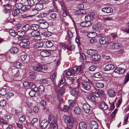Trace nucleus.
Returning a JSON list of instances; mask_svg holds the SVG:
<instances>
[{
	"mask_svg": "<svg viewBox=\"0 0 129 129\" xmlns=\"http://www.w3.org/2000/svg\"><path fill=\"white\" fill-rule=\"evenodd\" d=\"M62 119L64 122L67 123V127L70 128L73 127L75 121L73 116L65 114L63 116Z\"/></svg>",
	"mask_w": 129,
	"mask_h": 129,
	"instance_id": "f257e3e1",
	"label": "nucleus"
},
{
	"mask_svg": "<svg viewBox=\"0 0 129 129\" xmlns=\"http://www.w3.org/2000/svg\"><path fill=\"white\" fill-rule=\"evenodd\" d=\"M33 69L34 70L37 71L43 72L44 71L47 69V67L45 65H42L39 63H38L33 67Z\"/></svg>",
	"mask_w": 129,
	"mask_h": 129,
	"instance_id": "f03ea898",
	"label": "nucleus"
},
{
	"mask_svg": "<svg viewBox=\"0 0 129 129\" xmlns=\"http://www.w3.org/2000/svg\"><path fill=\"white\" fill-rule=\"evenodd\" d=\"M91 81L89 80H83L82 82V86L83 88L87 90H89L91 88Z\"/></svg>",
	"mask_w": 129,
	"mask_h": 129,
	"instance_id": "7ed1b4c3",
	"label": "nucleus"
},
{
	"mask_svg": "<svg viewBox=\"0 0 129 129\" xmlns=\"http://www.w3.org/2000/svg\"><path fill=\"white\" fill-rule=\"evenodd\" d=\"M82 66L80 65L78 67H75L73 68L72 69H70L73 75H76L79 74L80 72L82 71Z\"/></svg>",
	"mask_w": 129,
	"mask_h": 129,
	"instance_id": "20e7f679",
	"label": "nucleus"
},
{
	"mask_svg": "<svg viewBox=\"0 0 129 129\" xmlns=\"http://www.w3.org/2000/svg\"><path fill=\"white\" fill-rule=\"evenodd\" d=\"M40 32L38 30H33L31 33L32 37H34V39L36 40H40L41 39Z\"/></svg>",
	"mask_w": 129,
	"mask_h": 129,
	"instance_id": "39448f33",
	"label": "nucleus"
},
{
	"mask_svg": "<svg viewBox=\"0 0 129 129\" xmlns=\"http://www.w3.org/2000/svg\"><path fill=\"white\" fill-rule=\"evenodd\" d=\"M95 14L93 12L90 13L85 17V20L87 22H90V21L93 20Z\"/></svg>",
	"mask_w": 129,
	"mask_h": 129,
	"instance_id": "423d86ee",
	"label": "nucleus"
},
{
	"mask_svg": "<svg viewBox=\"0 0 129 129\" xmlns=\"http://www.w3.org/2000/svg\"><path fill=\"white\" fill-rule=\"evenodd\" d=\"M30 44V42L27 40H22L20 43V46L25 48L28 47Z\"/></svg>",
	"mask_w": 129,
	"mask_h": 129,
	"instance_id": "0eeeda50",
	"label": "nucleus"
},
{
	"mask_svg": "<svg viewBox=\"0 0 129 129\" xmlns=\"http://www.w3.org/2000/svg\"><path fill=\"white\" fill-rule=\"evenodd\" d=\"M101 58L100 55L96 53L94 55L91 57V59L92 60L94 63H98L99 60Z\"/></svg>",
	"mask_w": 129,
	"mask_h": 129,
	"instance_id": "6e6552de",
	"label": "nucleus"
},
{
	"mask_svg": "<svg viewBox=\"0 0 129 129\" xmlns=\"http://www.w3.org/2000/svg\"><path fill=\"white\" fill-rule=\"evenodd\" d=\"M109 42V40L106 37H102L100 40V42L102 45H108Z\"/></svg>",
	"mask_w": 129,
	"mask_h": 129,
	"instance_id": "1a4fd4ad",
	"label": "nucleus"
},
{
	"mask_svg": "<svg viewBox=\"0 0 129 129\" xmlns=\"http://www.w3.org/2000/svg\"><path fill=\"white\" fill-rule=\"evenodd\" d=\"M107 93L108 95L110 97L113 98L116 95L115 91L112 89H109L107 90Z\"/></svg>",
	"mask_w": 129,
	"mask_h": 129,
	"instance_id": "9d476101",
	"label": "nucleus"
},
{
	"mask_svg": "<svg viewBox=\"0 0 129 129\" xmlns=\"http://www.w3.org/2000/svg\"><path fill=\"white\" fill-rule=\"evenodd\" d=\"M40 54L43 57H46L50 55L51 53L48 50H43L41 52Z\"/></svg>",
	"mask_w": 129,
	"mask_h": 129,
	"instance_id": "9b49d317",
	"label": "nucleus"
},
{
	"mask_svg": "<svg viewBox=\"0 0 129 129\" xmlns=\"http://www.w3.org/2000/svg\"><path fill=\"white\" fill-rule=\"evenodd\" d=\"M48 120L50 123L51 124H54L57 122L55 117L52 115H51L49 116Z\"/></svg>",
	"mask_w": 129,
	"mask_h": 129,
	"instance_id": "f8f14e48",
	"label": "nucleus"
},
{
	"mask_svg": "<svg viewBox=\"0 0 129 129\" xmlns=\"http://www.w3.org/2000/svg\"><path fill=\"white\" fill-rule=\"evenodd\" d=\"M84 111L86 113H88L90 110V107L88 104H84L83 106Z\"/></svg>",
	"mask_w": 129,
	"mask_h": 129,
	"instance_id": "ddd939ff",
	"label": "nucleus"
},
{
	"mask_svg": "<svg viewBox=\"0 0 129 129\" xmlns=\"http://www.w3.org/2000/svg\"><path fill=\"white\" fill-rule=\"evenodd\" d=\"M102 10L104 12L108 13L112 12L113 11V9L111 7H105L102 8Z\"/></svg>",
	"mask_w": 129,
	"mask_h": 129,
	"instance_id": "4468645a",
	"label": "nucleus"
},
{
	"mask_svg": "<svg viewBox=\"0 0 129 129\" xmlns=\"http://www.w3.org/2000/svg\"><path fill=\"white\" fill-rule=\"evenodd\" d=\"M49 122L46 120H43L41 122L40 125L41 128L42 129H45L48 125Z\"/></svg>",
	"mask_w": 129,
	"mask_h": 129,
	"instance_id": "2eb2a0df",
	"label": "nucleus"
},
{
	"mask_svg": "<svg viewBox=\"0 0 129 129\" xmlns=\"http://www.w3.org/2000/svg\"><path fill=\"white\" fill-rule=\"evenodd\" d=\"M125 71L124 69L122 68L118 67L115 69L114 70V72L120 74H122Z\"/></svg>",
	"mask_w": 129,
	"mask_h": 129,
	"instance_id": "dca6fc26",
	"label": "nucleus"
},
{
	"mask_svg": "<svg viewBox=\"0 0 129 129\" xmlns=\"http://www.w3.org/2000/svg\"><path fill=\"white\" fill-rule=\"evenodd\" d=\"M91 129H98V127L97 123L94 121H91L90 123Z\"/></svg>",
	"mask_w": 129,
	"mask_h": 129,
	"instance_id": "f3484780",
	"label": "nucleus"
},
{
	"mask_svg": "<svg viewBox=\"0 0 129 129\" xmlns=\"http://www.w3.org/2000/svg\"><path fill=\"white\" fill-rule=\"evenodd\" d=\"M91 34L93 35L94 36L91 37L92 39L90 40V43L91 44H93L96 43L97 42V40L95 38V37H96L97 36V33L94 32H92Z\"/></svg>",
	"mask_w": 129,
	"mask_h": 129,
	"instance_id": "a211bd4d",
	"label": "nucleus"
},
{
	"mask_svg": "<svg viewBox=\"0 0 129 129\" xmlns=\"http://www.w3.org/2000/svg\"><path fill=\"white\" fill-rule=\"evenodd\" d=\"M114 68L113 64H109L105 66L104 68V70L105 71H109L114 69Z\"/></svg>",
	"mask_w": 129,
	"mask_h": 129,
	"instance_id": "6ab92c4d",
	"label": "nucleus"
},
{
	"mask_svg": "<svg viewBox=\"0 0 129 129\" xmlns=\"http://www.w3.org/2000/svg\"><path fill=\"white\" fill-rule=\"evenodd\" d=\"M121 45L118 43H114L111 45L110 48L111 49H117L121 47Z\"/></svg>",
	"mask_w": 129,
	"mask_h": 129,
	"instance_id": "aec40b11",
	"label": "nucleus"
},
{
	"mask_svg": "<svg viewBox=\"0 0 129 129\" xmlns=\"http://www.w3.org/2000/svg\"><path fill=\"white\" fill-rule=\"evenodd\" d=\"M87 125L83 121H81L79 124V129H86Z\"/></svg>",
	"mask_w": 129,
	"mask_h": 129,
	"instance_id": "412c9836",
	"label": "nucleus"
},
{
	"mask_svg": "<svg viewBox=\"0 0 129 129\" xmlns=\"http://www.w3.org/2000/svg\"><path fill=\"white\" fill-rule=\"evenodd\" d=\"M91 22H87V21H83L81 22L80 25L81 27H85L89 26L91 25Z\"/></svg>",
	"mask_w": 129,
	"mask_h": 129,
	"instance_id": "4be33fe9",
	"label": "nucleus"
},
{
	"mask_svg": "<svg viewBox=\"0 0 129 129\" xmlns=\"http://www.w3.org/2000/svg\"><path fill=\"white\" fill-rule=\"evenodd\" d=\"M100 107L101 109L103 110H106L108 108L107 104L104 102H101L100 104Z\"/></svg>",
	"mask_w": 129,
	"mask_h": 129,
	"instance_id": "5701e85b",
	"label": "nucleus"
},
{
	"mask_svg": "<svg viewBox=\"0 0 129 129\" xmlns=\"http://www.w3.org/2000/svg\"><path fill=\"white\" fill-rule=\"evenodd\" d=\"M29 78L31 79L34 80L36 77V74L34 71L30 72L29 73Z\"/></svg>",
	"mask_w": 129,
	"mask_h": 129,
	"instance_id": "b1692460",
	"label": "nucleus"
},
{
	"mask_svg": "<svg viewBox=\"0 0 129 129\" xmlns=\"http://www.w3.org/2000/svg\"><path fill=\"white\" fill-rule=\"evenodd\" d=\"M87 53L88 55L92 56L96 53V51L93 49H90L87 51Z\"/></svg>",
	"mask_w": 129,
	"mask_h": 129,
	"instance_id": "393cba45",
	"label": "nucleus"
},
{
	"mask_svg": "<svg viewBox=\"0 0 129 129\" xmlns=\"http://www.w3.org/2000/svg\"><path fill=\"white\" fill-rule=\"evenodd\" d=\"M102 26L100 24L95 25L92 26V28L93 30L98 31L101 30Z\"/></svg>",
	"mask_w": 129,
	"mask_h": 129,
	"instance_id": "a878e982",
	"label": "nucleus"
},
{
	"mask_svg": "<svg viewBox=\"0 0 129 129\" xmlns=\"http://www.w3.org/2000/svg\"><path fill=\"white\" fill-rule=\"evenodd\" d=\"M31 27L30 25L28 24H26L23 25L22 27V29L23 30L25 31H27L29 30Z\"/></svg>",
	"mask_w": 129,
	"mask_h": 129,
	"instance_id": "bb28decb",
	"label": "nucleus"
},
{
	"mask_svg": "<svg viewBox=\"0 0 129 129\" xmlns=\"http://www.w3.org/2000/svg\"><path fill=\"white\" fill-rule=\"evenodd\" d=\"M43 5L42 4H41L40 3L38 4H37L36 5V9L38 10H41L43 9Z\"/></svg>",
	"mask_w": 129,
	"mask_h": 129,
	"instance_id": "cd10ccee",
	"label": "nucleus"
},
{
	"mask_svg": "<svg viewBox=\"0 0 129 129\" xmlns=\"http://www.w3.org/2000/svg\"><path fill=\"white\" fill-rule=\"evenodd\" d=\"M19 49L15 47H13L10 50L11 53L13 54H16L18 51Z\"/></svg>",
	"mask_w": 129,
	"mask_h": 129,
	"instance_id": "c85d7f7f",
	"label": "nucleus"
},
{
	"mask_svg": "<svg viewBox=\"0 0 129 129\" xmlns=\"http://www.w3.org/2000/svg\"><path fill=\"white\" fill-rule=\"evenodd\" d=\"M20 12V10L17 9L13 10L12 12V14L13 16H16L18 15Z\"/></svg>",
	"mask_w": 129,
	"mask_h": 129,
	"instance_id": "c756f323",
	"label": "nucleus"
},
{
	"mask_svg": "<svg viewBox=\"0 0 129 129\" xmlns=\"http://www.w3.org/2000/svg\"><path fill=\"white\" fill-rule=\"evenodd\" d=\"M74 112L77 114L79 115L81 113V110L80 108L78 107H75L74 109Z\"/></svg>",
	"mask_w": 129,
	"mask_h": 129,
	"instance_id": "7c9ffc66",
	"label": "nucleus"
},
{
	"mask_svg": "<svg viewBox=\"0 0 129 129\" xmlns=\"http://www.w3.org/2000/svg\"><path fill=\"white\" fill-rule=\"evenodd\" d=\"M39 28V26L38 25L33 24L31 26L30 28L31 30H37Z\"/></svg>",
	"mask_w": 129,
	"mask_h": 129,
	"instance_id": "2f4dec72",
	"label": "nucleus"
},
{
	"mask_svg": "<svg viewBox=\"0 0 129 129\" xmlns=\"http://www.w3.org/2000/svg\"><path fill=\"white\" fill-rule=\"evenodd\" d=\"M30 8V6H28L27 5H22V7H21L20 10L22 11H24L26 10L29 9Z\"/></svg>",
	"mask_w": 129,
	"mask_h": 129,
	"instance_id": "473e14b6",
	"label": "nucleus"
},
{
	"mask_svg": "<svg viewBox=\"0 0 129 129\" xmlns=\"http://www.w3.org/2000/svg\"><path fill=\"white\" fill-rule=\"evenodd\" d=\"M96 86L98 88H102L104 87V85L103 83L97 82L96 83Z\"/></svg>",
	"mask_w": 129,
	"mask_h": 129,
	"instance_id": "72a5a7b5",
	"label": "nucleus"
},
{
	"mask_svg": "<svg viewBox=\"0 0 129 129\" xmlns=\"http://www.w3.org/2000/svg\"><path fill=\"white\" fill-rule=\"evenodd\" d=\"M7 93L6 90V89L3 88L0 90V94L2 95H4Z\"/></svg>",
	"mask_w": 129,
	"mask_h": 129,
	"instance_id": "f704fd0d",
	"label": "nucleus"
},
{
	"mask_svg": "<svg viewBox=\"0 0 129 129\" xmlns=\"http://www.w3.org/2000/svg\"><path fill=\"white\" fill-rule=\"evenodd\" d=\"M36 90H31L29 93V95L31 97L34 96L36 94Z\"/></svg>",
	"mask_w": 129,
	"mask_h": 129,
	"instance_id": "c9c22d12",
	"label": "nucleus"
},
{
	"mask_svg": "<svg viewBox=\"0 0 129 129\" xmlns=\"http://www.w3.org/2000/svg\"><path fill=\"white\" fill-rule=\"evenodd\" d=\"M41 26V28L43 29H45L47 28L48 26V24L47 22L44 23L43 24H41L40 25Z\"/></svg>",
	"mask_w": 129,
	"mask_h": 129,
	"instance_id": "e433bc0d",
	"label": "nucleus"
},
{
	"mask_svg": "<svg viewBox=\"0 0 129 129\" xmlns=\"http://www.w3.org/2000/svg\"><path fill=\"white\" fill-rule=\"evenodd\" d=\"M10 35L12 36H15L17 35L16 32L13 29H10L9 31Z\"/></svg>",
	"mask_w": 129,
	"mask_h": 129,
	"instance_id": "4c0bfd02",
	"label": "nucleus"
},
{
	"mask_svg": "<svg viewBox=\"0 0 129 129\" xmlns=\"http://www.w3.org/2000/svg\"><path fill=\"white\" fill-rule=\"evenodd\" d=\"M42 34L46 37H49L51 35V32L48 31H46L43 32Z\"/></svg>",
	"mask_w": 129,
	"mask_h": 129,
	"instance_id": "58836bf2",
	"label": "nucleus"
},
{
	"mask_svg": "<svg viewBox=\"0 0 129 129\" xmlns=\"http://www.w3.org/2000/svg\"><path fill=\"white\" fill-rule=\"evenodd\" d=\"M46 45L48 48H50L52 46L53 44L50 41H48L46 42Z\"/></svg>",
	"mask_w": 129,
	"mask_h": 129,
	"instance_id": "ea45409f",
	"label": "nucleus"
},
{
	"mask_svg": "<svg viewBox=\"0 0 129 129\" xmlns=\"http://www.w3.org/2000/svg\"><path fill=\"white\" fill-rule=\"evenodd\" d=\"M10 117L11 116L10 115H7L4 117V120L6 121H7L9 120L10 119ZM3 123L5 124H7V122L6 121H5V122H3Z\"/></svg>",
	"mask_w": 129,
	"mask_h": 129,
	"instance_id": "a19ab883",
	"label": "nucleus"
},
{
	"mask_svg": "<svg viewBox=\"0 0 129 129\" xmlns=\"http://www.w3.org/2000/svg\"><path fill=\"white\" fill-rule=\"evenodd\" d=\"M21 59L23 61L25 60L27 57V55L24 54H22L20 55Z\"/></svg>",
	"mask_w": 129,
	"mask_h": 129,
	"instance_id": "79ce46f5",
	"label": "nucleus"
},
{
	"mask_svg": "<svg viewBox=\"0 0 129 129\" xmlns=\"http://www.w3.org/2000/svg\"><path fill=\"white\" fill-rule=\"evenodd\" d=\"M14 66L17 68H19L21 67L22 64L19 62H16L14 64Z\"/></svg>",
	"mask_w": 129,
	"mask_h": 129,
	"instance_id": "37998d69",
	"label": "nucleus"
},
{
	"mask_svg": "<svg viewBox=\"0 0 129 129\" xmlns=\"http://www.w3.org/2000/svg\"><path fill=\"white\" fill-rule=\"evenodd\" d=\"M44 87L42 85L40 86L38 88V90L39 92H44Z\"/></svg>",
	"mask_w": 129,
	"mask_h": 129,
	"instance_id": "c03bdc74",
	"label": "nucleus"
},
{
	"mask_svg": "<svg viewBox=\"0 0 129 129\" xmlns=\"http://www.w3.org/2000/svg\"><path fill=\"white\" fill-rule=\"evenodd\" d=\"M25 117L24 115L21 116L19 118V120L21 123H22L23 122L25 121Z\"/></svg>",
	"mask_w": 129,
	"mask_h": 129,
	"instance_id": "a18cd8bd",
	"label": "nucleus"
},
{
	"mask_svg": "<svg viewBox=\"0 0 129 129\" xmlns=\"http://www.w3.org/2000/svg\"><path fill=\"white\" fill-rule=\"evenodd\" d=\"M21 3H17L16 4V7L17 9H19L20 10L23 5Z\"/></svg>",
	"mask_w": 129,
	"mask_h": 129,
	"instance_id": "49530a36",
	"label": "nucleus"
},
{
	"mask_svg": "<svg viewBox=\"0 0 129 129\" xmlns=\"http://www.w3.org/2000/svg\"><path fill=\"white\" fill-rule=\"evenodd\" d=\"M38 119L36 118H34L33 120L31 121V124L33 125H35V124L37 123L38 122Z\"/></svg>",
	"mask_w": 129,
	"mask_h": 129,
	"instance_id": "de8ad7c7",
	"label": "nucleus"
},
{
	"mask_svg": "<svg viewBox=\"0 0 129 129\" xmlns=\"http://www.w3.org/2000/svg\"><path fill=\"white\" fill-rule=\"evenodd\" d=\"M102 75L99 72H97L94 74L93 75V77L97 78H100L101 77Z\"/></svg>",
	"mask_w": 129,
	"mask_h": 129,
	"instance_id": "09e8293b",
	"label": "nucleus"
},
{
	"mask_svg": "<svg viewBox=\"0 0 129 129\" xmlns=\"http://www.w3.org/2000/svg\"><path fill=\"white\" fill-rule=\"evenodd\" d=\"M97 68V67L95 66H92L89 68L88 70L90 71H94Z\"/></svg>",
	"mask_w": 129,
	"mask_h": 129,
	"instance_id": "8fccbe9b",
	"label": "nucleus"
},
{
	"mask_svg": "<svg viewBox=\"0 0 129 129\" xmlns=\"http://www.w3.org/2000/svg\"><path fill=\"white\" fill-rule=\"evenodd\" d=\"M13 72L15 73V76H17L19 75V70L17 69H14L13 70Z\"/></svg>",
	"mask_w": 129,
	"mask_h": 129,
	"instance_id": "3c124183",
	"label": "nucleus"
},
{
	"mask_svg": "<svg viewBox=\"0 0 129 129\" xmlns=\"http://www.w3.org/2000/svg\"><path fill=\"white\" fill-rule=\"evenodd\" d=\"M27 6H30V8L31 6L34 3L33 0H29L28 1Z\"/></svg>",
	"mask_w": 129,
	"mask_h": 129,
	"instance_id": "603ef678",
	"label": "nucleus"
},
{
	"mask_svg": "<svg viewBox=\"0 0 129 129\" xmlns=\"http://www.w3.org/2000/svg\"><path fill=\"white\" fill-rule=\"evenodd\" d=\"M56 72H54L52 76L51 77V79L52 81H54L56 79Z\"/></svg>",
	"mask_w": 129,
	"mask_h": 129,
	"instance_id": "864d4df0",
	"label": "nucleus"
},
{
	"mask_svg": "<svg viewBox=\"0 0 129 129\" xmlns=\"http://www.w3.org/2000/svg\"><path fill=\"white\" fill-rule=\"evenodd\" d=\"M6 101L3 99L0 101V105L2 107L5 106L6 105Z\"/></svg>",
	"mask_w": 129,
	"mask_h": 129,
	"instance_id": "5fc2aeb1",
	"label": "nucleus"
},
{
	"mask_svg": "<svg viewBox=\"0 0 129 129\" xmlns=\"http://www.w3.org/2000/svg\"><path fill=\"white\" fill-rule=\"evenodd\" d=\"M33 111L35 113L38 112L39 111V107L37 106H35L33 108Z\"/></svg>",
	"mask_w": 129,
	"mask_h": 129,
	"instance_id": "6e6d98bb",
	"label": "nucleus"
},
{
	"mask_svg": "<svg viewBox=\"0 0 129 129\" xmlns=\"http://www.w3.org/2000/svg\"><path fill=\"white\" fill-rule=\"evenodd\" d=\"M88 98L90 100L91 102H93L95 101V99L94 96H88Z\"/></svg>",
	"mask_w": 129,
	"mask_h": 129,
	"instance_id": "4d7b16f0",
	"label": "nucleus"
},
{
	"mask_svg": "<svg viewBox=\"0 0 129 129\" xmlns=\"http://www.w3.org/2000/svg\"><path fill=\"white\" fill-rule=\"evenodd\" d=\"M129 80V74L127 73L126 75L124 81V83H126Z\"/></svg>",
	"mask_w": 129,
	"mask_h": 129,
	"instance_id": "13d9d810",
	"label": "nucleus"
},
{
	"mask_svg": "<svg viewBox=\"0 0 129 129\" xmlns=\"http://www.w3.org/2000/svg\"><path fill=\"white\" fill-rule=\"evenodd\" d=\"M14 95V94L12 92L9 93L7 95H6V98L8 99L10 98L11 96Z\"/></svg>",
	"mask_w": 129,
	"mask_h": 129,
	"instance_id": "bf43d9fd",
	"label": "nucleus"
},
{
	"mask_svg": "<svg viewBox=\"0 0 129 129\" xmlns=\"http://www.w3.org/2000/svg\"><path fill=\"white\" fill-rule=\"evenodd\" d=\"M62 47L63 49L65 50L67 49L68 50H69V46H68L67 44H63L62 46Z\"/></svg>",
	"mask_w": 129,
	"mask_h": 129,
	"instance_id": "052dcab7",
	"label": "nucleus"
},
{
	"mask_svg": "<svg viewBox=\"0 0 129 129\" xmlns=\"http://www.w3.org/2000/svg\"><path fill=\"white\" fill-rule=\"evenodd\" d=\"M56 15L55 13H52L50 14V17L52 19H54L56 17Z\"/></svg>",
	"mask_w": 129,
	"mask_h": 129,
	"instance_id": "680f3d73",
	"label": "nucleus"
},
{
	"mask_svg": "<svg viewBox=\"0 0 129 129\" xmlns=\"http://www.w3.org/2000/svg\"><path fill=\"white\" fill-rule=\"evenodd\" d=\"M70 92L71 94L73 96H75L77 93V91L74 90H71Z\"/></svg>",
	"mask_w": 129,
	"mask_h": 129,
	"instance_id": "e2e57ef3",
	"label": "nucleus"
},
{
	"mask_svg": "<svg viewBox=\"0 0 129 129\" xmlns=\"http://www.w3.org/2000/svg\"><path fill=\"white\" fill-rule=\"evenodd\" d=\"M71 71L70 69L66 72V75L69 76L73 75V74H72V73H71Z\"/></svg>",
	"mask_w": 129,
	"mask_h": 129,
	"instance_id": "0e129e2a",
	"label": "nucleus"
},
{
	"mask_svg": "<svg viewBox=\"0 0 129 129\" xmlns=\"http://www.w3.org/2000/svg\"><path fill=\"white\" fill-rule=\"evenodd\" d=\"M21 1V3L24 4V5H27V3H28V0H20Z\"/></svg>",
	"mask_w": 129,
	"mask_h": 129,
	"instance_id": "69168bd1",
	"label": "nucleus"
},
{
	"mask_svg": "<svg viewBox=\"0 0 129 129\" xmlns=\"http://www.w3.org/2000/svg\"><path fill=\"white\" fill-rule=\"evenodd\" d=\"M75 49V46L74 45H72L70 47H69V50L74 51Z\"/></svg>",
	"mask_w": 129,
	"mask_h": 129,
	"instance_id": "338daca9",
	"label": "nucleus"
},
{
	"mask_svg": "<svg viewBox=\"0 0 129 129\" xmlns=\"http://www.w3.org/2000/svg\"><path fill=\"white\" fill-rule=\"evenodd\" d=\"M33 104L32 103L28 102L26 103V106L27 107H29L31 106Z\"/></svg>",
	"mask_w": 129,
	"mask_h": 129,
	"instance_id": "774afa93",
	"label": "nucleus"
}]
</instances>
